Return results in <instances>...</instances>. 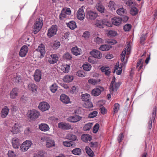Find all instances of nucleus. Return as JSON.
Masks as SVG:
<instances>
[{
  "mask_svg": "<svg viewBox=\"0 0 157 157\" xmlns=\"http://www.w3.org/2000/svg\"><path fill=\"white\" fill-rule=\"evenodd\" d=\"M27 117L31 121H35L40 116V112L35 109L30 110L27 113Z\"/></svg>",
  "mask_w": 157,
  "mask_h": 157,
  "instance_id": "f257e3e1",
  "label": "nucleus"
},
{
  "mask_svg": "<svg viewBox=\"0 0 157 157\" xmlns=\"http://www.w3.org/2000/svg\"><path fill=\"white\" fill-rule=\"evenodd\" d=\"M157 107L155 106L154 107L152 112V117L149 118L147 123V128L150 130L152 127V121L153 123L155 119L156 115Z\"/></svg>",
  "mask_w": 157,
  "mask_h": 157,
  "instance_id": "f03ea898",
  "label": "nucleus"
},
{
  "mask_svg": "<svg viewBox=\"0 0 157 157\" xmlns=\"http://www.w3.org/2000/svg\"><path fill=\"white\" fill-rule=\"evenodd\" d=\"M43 25V20L42 18H39L36 20V21L33 25V32L35 33H38L41 29Z\"/></svg>",
  "mask_w": 157,
  "mask_h": 157,
  "instance_id": "7ed1b4c3",
  "label": "nucleus"
},
{
  "mask_svg": "<svg viewBox=\"0 0 157 157\" xmlns=\"http://www.w3.org/2000/svg\"><path fill=\"white\" fill-rule=\"evenodd\" d=\"M58 30V26L56 25H52L48 30L47 36L50 38L54 36L56 34Z\"/></svg>",
  "mask_w": 157,
  "mask_h": 157,
  "instance_id": "20e7f679",
  "label": "nucleus"
},
{
  "mask_svg": "<svg viewBox=\"0 0 157 157\" xmlns=\"http://www.w3.org/2000/svg\"><path fill=\"white\" fill-rule=\"evenodd\" d=\"M41 140L46 142V146L48 148H50L55 146L54 140H52L50 137L44 136L41 138Z\"/></svg>",
  "mask_w": 157,
  "mask_h": 157,
  "instance_id": "39448f33",
  "label": "nucleus"
},
{
  "mask_svg": "<svg viewBox=\"0 0 157 157\" xmlns=\"http://www.w3.org/2000/svg\"><path fill=\"white\" fill-rule=\"evenodd\" d=\"M32 143L29 140L25 141L20 146V149L22 152H25L29 148Z\"/></svg>",
  "mask_w": 157,
  "mask_h": 157,
  "instance_id": "423d86ee",
  "label": "nucleus"
},
{
  "mask_svg": "<svg viewBox=\"0 0 157 157\" xmlns=\"http://www.w3.org/2000/svg\"><path fill=\"white\" fill-rule=\"evenodd\" d=\"M50 108L48 103L45 101L40 102L38 105L39 109L42 112L48 110Z\"/></svg>",
  "mask_w": 157,
  "mask_h": 157,
  "instance_id": "0eeeda50",
  "label": "nucleus"
},
{
  "mask_svg": "<svg viewBox=\"0 0 157 157\" xmlns=\"http://www.w3.org/2000/svg\"><path fill=\"white\" fill-rule=\"evenodd\" d=\"M36 50L40 53V56L39 57L40 58H41L44 56L45 53V46L43 44H40Z\"/></svg>",
  "mask_w": 157,
  "mask_h": 157,
  "instance_id": "6e6552de",
  "label": "nucleus"
},
{
  "mask_svg": "<svg viewBox=\"0 0 157 157\" xmlns=\"http://www.w3.org/2000/svg\"><path fill=\"white\" fill-rule=\"evenodd\" d=\"M58 127L61 129L66 130L71 129V125L68 123L61 122L58 124Z\"/></svg>",
  "mask_w": 157,
  "mask_h": 157,
  "instance_id": "1a4fd4ad",
  "label": "nucleus"
},
{
  "mask_svg": "<svg viewBox=\"0 0 157 157\" xmlns=\"http://www.w3.org/2000/svg\"><path fill=\"white\" fill-rule=\"evenodd\" d=\"M98 16L97 13L92 11H88L86 14V17L89 20H95Z\"/></svg>",
  "mask_w": 157,
  "mask_h": 157,
  "instance_id": "9d476101",
  "label": "nucleus"
},
{
  "mask_svg": "<svg viewBox=\"0 0 157 157\" xmlns=\"http://www.w3.org/2000/svg\"><path fill=\"white\" fill-rule=\"evenodd\" d=\"M41 72L40 70L36 69L33 75L34 80L37 82H40L41 79Z\"/></svg>",
  "mask_w": 157,
  "mask_h": 157,
  "instance_id": "9b49d317",
  "label": "nucleus"
},
{
  "mask_svg": "<svg viewBox=\"0 0 157 157\" xmlns=\"http://www.w3.org/2000/svg\"><path fill=\"white\" fill-rule=\"evenodd\" d=\"M90 54L92 56L97 59H100L102 57V54L101 52L97 50L94 49L90 52Z\"/></svg>",
  "mask_w": 157,
  "mask_h": 157,
  "instance_id": "f8f14e48",
  "label": "nucleus"
},
{
  "mask_svg": "<svg viewBox=\"0 0 157 157\" xmlns=\"http://www.w3.org/2000/svg\"><path fill=\"white\" fill-rule=\"evenodd\" d=\"M102 90H104V88L102 87L99 86L98 87L94 89L91 91V94L94 96H97L101 94Z\"/></svg>",
  "mask_w": 157,
  "mask_h": 157,
  "instance_id": "ddd939ff",
  "label": "nucleus"
},
{
  "mask_svg": "<svg viewBox=\"0 0 157 157\" xmlns=\"http://www.w3.org/2000/svg\"><path fill=\"white\" fill-rule=\"evenodd\" d=\"M121 84V83L120 82L111 83L109 87L110 92H112L116 91Z\"/></svg>",
  "mask_w": 157,
  "mask_h": 157,
  "instance_id": "4468645a",
  "label": "nucleus"
},
{
  "mask_svg": "<svg viewBox=\"0 0 157 157\" xmlns=\"http://www.w3.org/2000/svg\"><path fill=\"white\" fill-rule=\"evenodd\" d=\"M50 57H51L48 59V62L51 64H54L56 63L59 59L58 56L56 54H52Z\"/></svg>",
  "mask_w": 157,
  "mask_h": 157,
  "instance_id": "2eb2a0df",
  "label": "nucleus"
},
{
  "mask_svg": "<svg viewBox=\"0 0 157 157\" xmlns=\"http://www.w3.org/2000/svg\"><path fill=\"white\" fill-rule=\"evenodd\" d=\"M85 16V13L82 7L80 8L77 12V18L80 20H83Z\"/></svg>",
  "mask_w": 157,
  "mask_h": 157,
  "instance_id": "dca6fc26",
  "label": "nucleus"
},
{
  "mask_svg": "<svg viewBox=\"0 0 157 157\" xmlns=\"http://www.w3.org/2000/svg\"><path fill=\"white\" fill-rule=\"evenodd\" d=\"M82 117L77 115L71 116L67 119V121L71 122H76L81 120Z\"/></svg>",
  "mask_w": 157,
  "mask_h": 157,
  "instance_id": "f3484780",
  "label": "nucleus"
},
{
  "mask_svg": "<svg viewBox=\"0 0 157 157\" xmlns=\"http://www.w3.org/2000/svg\"><path fill=\"white\" fill-rule=\"evenodd\" d=\"M111 21L113 24L117 26L120 25L121 23V18L118 17H114L112 18Z\"/></svg>",
  "mask_w": 157,
  "mask_h": 157,
  "instance_id": "a211bd4d",
  "label": "nucleus"
},
{
  "mask_svg": "<svg viewBox=\"0 0 157 157\" xmlns=\"http://www.w3.org/2000/svg\"><path fill=\"white\" fill-rule=\"evenodd\" d=\"M28 48L26 45H23L20 49V57L25 56L28 52Z\"/></svg>",
  "mask_w": 157,
  "mask_h": 157,
  "instance_id": "6ab92c4d",
  "label": "nucleus"
},
{
  "mask_svg": "<svg viewBox=\"0 0 157 157\" xmlns=\"http://www.w3.org/2000/svg\"><path fill=\"white\" fill-rule=\"evenodd\" d=\"M72 53L74 55L77 56L81 55V49L75 46L73 47L71 49Z\"/></svg>",
  "mask_w": 157,
  "mask_h": 157,
  "instance_id": "aec40b11",
  "label": "nucleus"
},
{
  "mask_svg": "<svg viewBox=\"0 0 157 157\" xmlns=\"http://www.w3.org/2000/svg\"><path fill=\"white\" fill-rule=\"evenodd\" d=\"M9 111V109L8 107L7 106H5L1 111V114L2 117H6L8 115Z\"/></svg>",
  "mask_w": 157,
  "mask_h": 157,
  "instance_id": "412c9836",
  "label": "nucleus"
},
{
  "mask_svg": "<svg viewBox=\"0 0 157 157\" xmlns=\"http://www.w3.org/2000/svg\"><path fill=\"white\" fill-rule=\"evenodd\" d=\"M127 50L126 48H124L123 50L122 53L121 54V61L123 62L124 64H126L127 62V59H126L125 60V58L126 54H127V55L128 54V50H127Z\"/></svg>",
  "mask_w": 157,
  "mask_h": 157,
  "instance_id": "4be33fe9",
  "label": "nucleus"
},
{
  "mask_svg": "<svg viewBox=\"0 0 157 157\" xmlns=\"http://www.w3.org/2000/svg\"><path fill=\"white\" fill-rule=\"evenodd\" d=\"M60 99L62 102L66 104H68L70 102L69 97L64 94L61 95Z\"/></svg>",
  "mask_w": 157,
  "mask_h": 157,
  "instance_id": "5701e85b",
  "label": "nucleus"
},
{
  "mask_svg": "<svg viewBox=\"0 0 157 157\" xmlns=\"http://www.w3.org/2000/svg\"><path fill=\"white\" fill-rule=\"evenodd\" d=\"M19 93V89L14 88L10 92V98L12 99L15 98L18 95Z\"/></svg>",
  "mask_w": 157,
  "mask_h": 157,
  "instance_id": "b1692460",
  "label": "nucleus"
},
{
  "mask_svg": "<svg viewBox=\"0 0 157 157\" xmlns=\"http://www.w3.org/2000/svg\"><path fill=\"white\" fill-rule=\"evenodd\" d=\"M67 26L70 29L73 30L77 27V25L75 22L73 21H70L68 23H66Z\"/></svg>",
  "mask_w": 157,
  "mask_h": 157,
  "instance_id": "393cba45",
  "label": "nucleus"
},
{
  "mask_svg": "<svg viewBox=\"0 0 157 157\" xmlns=\"http://www.w3.org/2000/svg\"><path fill=\"white\" fill-rule=\"evenodd\" d=\"M39 128L41 131L46 132L49 129V126L46 124L41 123L39 125Z\"/></svg>",
  "mask_w": 157,
  "mask_h": 157,
  "instance_id": "a878e982",
  "label": "nucleus"
},
{
  "mask_svg": "<svg viewBox=\"0 0 157 157\" xmlns=\"http://www.w3.org/2000/svg\"><path fill=\"white\" fill-rule=\"evenodd\" d=\"M92 139L91 136L89 134H83L81 136L82 140L85 142H87L88 141H90Z\"/></svg>",
  "mask_w": 157,
  "mask_h": 157,
  "instance_id": "bb28decb",
  "label": "nucleus"
},
{
  "mask_svg": "<svg viewBox=\"0 0 157 157\" xmlns=\"http://www.w3.org/2000/svg\"><path fill=\"white\" fill-rule=\"evenodd\" d=\"M101 69L102 72L104 73L105 75L108 76H109L111 72V69L109 67H102Z\"/></svg>",
  "mask_w": 157,
  "mask_h": 157,
  "instance_id": "cd10ccee",
  "label": "nucleus"
},
{
  "mask_svg": "<svg viewBox=\"0 0 157 157\" xmlns=\"http://www.w3.org/2000/svg\"><path fill=\"white\" fill-rule=\"evenodd\" d=\"M28 87L29 90L32 92L37 91V86L36 85L33 83H30L28 86Z\"/></svg>",
  "mask_w": 157,
  "mask_h": 157,
  "instance_id": "c85d7f7f",
  "label": "nucleus"
},
{
  "mask_svg": "<svg viewBox=\"0 0 157 157\" xmlns=\"http://www.w3.org/2000/svg\"><path fill=\"white\" fill-rule=\"evenodd\" d=\"M117 5L115 2L112 1L109 2L108 5V7L112 11H115L116 10Z\"/></svg>",
  "mask_w": 157,
  "mask_h": 157,
  "instance_id": "c756f323",
  "label": "nucleus"
},
{
  "mask_svg": "<svg viewBox=\"0 0 157 157\" xmlns=\"http://www.w3.org/2000/svg\"><path fill=\"white\" fill-rule=\"evenodd\" d=\"M60 45V42L58 40H56L51 43L50 46L54 49H56L59 47Z\"/></svg>",
  "mask_w": 157,
  "mask_h": 157,
  "instance_id": "7c9ffc66",
  "label": "nucleus"
},
{
  "mask_svg": "<svg viewBox=\"0 0 157 157\" xmlns=\"http://www.w3.org/2000/svg\"><path fill=\"white\" fill-rule=\"evenodd\" d=\"M12 144L14 148H18L19 146V140L17 138L13 139L12 141Z\"/></svg>",
  "mask_w": 157,
  "mask_h": 157,
  "instance_id": "2f4dec72",
  "label": "nucleus"
},
{
  "mask_svg": "<svg viewBox=\"0 0 157 157\" xmlns=\"http://www.w3.org/2000/svg\"><path fill=\"white\" fill-rule=\"evenodd\" d=\"M70 69V66L69 65H63L61 67V70L64 73H68Z\"/></svg>",
  "mask_w": 157,
  "mask_h": 157,
  "instance_id": "473e14b6",
  "label": "nucleus"
},
{
  "mask_svg": "<svg viewBox=\"0 0 157 157\" xmlns=\"http://www.w3.org/2000/svg\"><path fill=\"white\" fill-rule=\"evenodd\" d=\"M73 79V77L70 75H66L63 78L64 82H71Z\"/></svg>",
  "mask_w": 157,
  "mask_h": 157,
  "instance_id": "72a5a7b5",
  "label": "nucleus"
},
{
  "mask_svg": "<svg viewBox=\"0 0 157 157\" xmlns=\"http://www.w3.org/2000/svg\"><path fill=\"white\" fill-rule=\"evenodd\" d=\"M74 144L75 143L70 141H63V144L64 146L69 147H73L75 145L73 144Z\"/></svg>",
  "mask_w": 157,
  "mask_h": 157,
  "instance_id": "f704fd0d",
  "label": "nucleus"
},
{
  "mask_svg": "<svg viewBox=\"0 0 157 157\" xmlns=\"http://www.w3.org/2000/svg\"><path fill=\"white\" fill-rule=\"evenodd\" d=\"M85 149L86 153L89 156L92 157L94 156V152L89 146H86V147Z\"/></svg>",
  "mask_w": 157,
  "mask_h": 157,
  "instance_id": "c9c22d12",
  "label": "nucleus"
},
{
  "mask_svg": "<svg viewBox=\"0 0 157 157\" xmlns=\"http://www.w3.org/2000/svg\"><path fill=\"white\" fill-rule=\"evenodd\" d=\"M20 131V126L19 124H15L13 127L12 128V132L14 134L17 133Z\"/></svg>",
  "mask_w": 157,
  "mask_h": 157,
  "instance_id": "e433bc0d",
  "label": "nucleus"
},
{
  "mask_svg": "<svg viewBox=\"0 0 157 157\" xmlns=\"http://www.w3.org/2000/svg\"><path fill=\"white\" fill-rule=\"evenodd\" d=\"M111 47L107 44L102 45L99 48V49L102 51H106L109 50Z\"/></svg>",
  "mask_w": 157,
  "mask_h": 157,
  "instance_id": "4c0bfd02",
  "label": "nucleus"
},
{
  "mask_svg": "<svg viewBox=\"0 0 157 157\" xmlns=\"http://www.w3.org/2000/svg\"><path fill=\"white\" fill-rule=\"evenodd\" d=\"M81 99L82 101L84 102L88 101L90 99V95L87 94H82Z\"/></svg>",
  "mask_w": 157,
  "mask_h": 157,
  "instance_id": "58836bf2",
  "label": "nucleus"
},
{
  "mask_svg": "<svg viewBox=\"0 0 157 157\" xmlns=\"http://www.w3.org/2000/svg\"><path fill=\"white\" fill-rule=\"evenodd\" d=\"M138 10L137 8L135 7L131 8L130 11V13L132 16L136 15L138 13Z\"/></svg>",
  "mask_w": 157,
  "mask_h": 157,
  "instance_id": "ea45409f",
  "label": "nucleus"
},
{
  "mask_svg": "<svg viewBox=\"0 0 157 157\" xmlns=\"http://www.w3.org/2000/svg\"><path fill=\"white\" fill-rule=\"evenodd\" d=\"M71 152L75 155H79L81 153V150L78 148H76L73 149Z\"/></svg>",
  "mask_w": 157,
  "mask_h": 157,
  "instance_id": "a19ab883",
  "label": "nucleus"
},
{
  "mask_svg": "<svg viewBox=\"0 0 157 157\" xmlns=\"http://www.w3.org/2000/svg\"><path fill=\"white\" fill-rule=\"evenodd\" d=\"M84 106L86 108H90L93 107V105L90 100L85 102Z\"/></svg>",
  "mask_w": 157,
  "mask_h": 157,
  "instance_id": "79ce46f5",
  "label": "nucleus"
},
{
  "mask_svg": "<svg viewBox=\"0 0 157 157\" xmlns=\"http://www.w3.org/2000/svg\"><path fill=\"white\" fill-rule=\"evenodd\" d=\"M98 143L97 142H91L89 144L90 147L93 150L96 149L98 146Z\"/></svg>",
  "mask_w": 157,
  "mask_h": 157,
  "instance_id": "37998d69",
  "label": "nucleus"
},
{
  "mask_svg": "<svg viewBox=\"0 0 157 157\" xmlns=\"http://www.w3.org/2000/svg\"><path fill=\"white\" fill-rule=\"evenodd\" d=\"M67 139L73 141H75L77 139V137L75 135L72 134H69L67 136Z\"/></svg>",
  "mask_w": 157,
  "mask_h": 157,
  "instance_id": "c03bdc74",
  "label": "nucleus"
},
{
  "mask_svg": "<svg viewBox=\"0 0 157 157\" xmlns=\"http://www.w3.org/2000/svg\"><path fill=\"white\" fill-rule=\"evenodd\" d=\"M66 16L67 14L65 12V9H63L59 15V19L60 20H63L64 18L66 17Z\"/></svg>",
  "mask_w": 157,
  "mask_h": 157,
  "instance_id": "a18cd8bd",
  "label": "nucleus"
},
{
  "mask_svg": "<svg viewBox=\"0 0 157 157\" xmlns=\"http://www.w3.org/2000/svg\"><path fill=\"white\" fill-rule=\"evenodd\" d=\"M120 105L118 103H115L113 108V114L116 113L120 109Z\"/></svg>",
  "mask_w": 157,
  "mask_h": 157,
  "instance_id": "49530a36",
  "label": "nucleus"
},
{
  "mask_svg": "<svg viewBox=\"0 0 157 157\" xmlns=\"http://www.w3.org/2000/svg\"><path fill=\"white\" fill-rule=\"evenodd\" d=\"M126 10L123 7L118 9L116 11L117 13L120 15H122L125 13Z\"/></svg>",
  "mask_w": 157,
  "mask_h": 157,
  "instance_id": "de8ad7c7",
  "label": "nucleus"
},
{
  "mask_svg": "<svg viewBox=\"0 0 157 157\" xmlns=\"http://www.w3.org/2000/svg\"><path fill=\"white\" fill-rule=\"evenodd\" d=\"M57 87L56 84L54 83L50 87V90L52 92L55 93L57 90Z\"/></svg>",
  "mask_w": 157,
  "mask_h": 157,
  "instance_id": "09e8293b",
  "label": "nucleus"
},
{
  "mask_svg": "<svg viewBox=\"0 0 157 157\" xmlns=\"http://www.w3.org/2000/svg\"><path fill=\"white\" fill-rule=\"evenodd\" d=\"M82 67L84 70L88 71L91 69V66L90 64L86 63L83 65Z\"/></svg>",
  "mask_w": 157,
  "mask_h": 157,
  "instance_id": "8fccbe9b",
  "label": "nucleus"
},
{
  "mask_svg": "<svg viewBox=\"0 0 157 157\" xmlns=\"http://www.w3.org/2000/svg\"><path fill=\"white\" fill-rule=\"evenodd\" d=\"M63 58L66 60H70L71 59L72 57L69 53L67 52L63 55Z\"/></svg>",
  "mask_w": 157,
  "mask_h": 157,
  "instance_id": "3c124183",
  "label": "nucleus"
},
{
  "mask_svg": "<svg viewBox=\"0 0 157 157\" xmlns=\"http://www.w3.org/2000/svg\"><path fill=\"white\" fill-rule=\"evenodd\" d=\"M92 125V123H88L86 124L83 127V130L85 131L89 130Z\"/></svg>",
  "mask_w": 157,
  "mask_h": 157,
  "instance_id": "603ef678",
  "label": "nucleus"
},
{
  "mask_svg": "<svg viewBox=\"0 0 157 157\" xmlns=\"http://www.w3.org/2000/svg\"><path fill=\"white\" fill-rule=\"evenodd\" d=\"M97 9V10L101 13H103L104 12L105 8L104 6L98 4L96 6Z\"/></svg>",
  "mask_w": 157,
  "mask_h": 157,
  "instance_id": "864d4df0",
  "label": "nucleus"
},
{
  "mask_svg": "<svg viewBox=\"0 0 157 157\" xmlns=\"http://www.w3.org/2000/svg\"><path fill=\"white\" fill-rule=\"evenodd\" d=\"M132 25L130 24H127L125 25L123 27L124 30L125 31H129L131 28Z\"/></svg>",
  "mask_w": 157,
  "mask_h": 157,
  "instance_id": "5fc2aeb1",
  "label": "nucleus"
},
{
  "mask_svg": "<svg viewBox=\"0 0 157 157\" xmlns=\"http://www.w3.org/2000/svg\"><path fill=\"white\" fill-rule=\"evenodd\" d=\"M76 75L79 77H83L86 75V74L83 70H79L77 72Z\"/></svg>",
  "mask_w": 157,
  "mask_h": 157,
  "instance_id": "6e6d98bb",
  "label": "nucleus"
},
{
  "mask_svg": "<svg viewBox=\"0 0 157 157\" xmlns=\"http://www.w3.org/2000/svg\"><path fill=\"white\" fill-rule=\"evenodd\" d=\"M94 41L97 44H100L103 43L104 40L99 37H96L94 38Z\"/></svg>",
  "mask_w": 157,
  "mask_h": 157,
  "instance_id": "4d7b16f0",
  "label": "nucleus"
},
{
  "mask_svg": "<svg viewBox=\"0 0 157 157\" xmlns=\"http://www.w3.org/2000/svg\"><path fill=\"white\" fill-rule=\"evenodd\" d=\"M99 128V124L97 123L95 124L94 126V127L93 129V132L94 133H96Z\"/></svg>",
  "mask_w": 157,
  "mask_h": 157,
  "instance_id": "13d9d810",
  "label": "nucleus"
},
{
  "mask_svg": "<svg viewBox=\"0 0 157 157\" xmlns=\"http://www.w3.org/2000/svg\"><path fill=\"white\" fill-rule=\"evenodd\" d=\"M124 138V136L122 133H121L117 138V140L118 142L120 143L122 141Z\"/></svg>",
  "mask_w": 157,
  "mask_h": 157,
  "instance_id": "bf43d9fd",
  "label": "nucleus"
},
{
  "mask_svg": "<svg viewBox=\"0 0 157 157\" xmlns=\"http://www.w3.org/2000/svg\"><path fill=\"white\" fill-rule=\"evenodd\" d=\"M102 22L103 25L107 26L108 27H110L111 26V24L110 22L106 19H103L102 20Z\"/></svg>",
  "mask_w": 157,
  "mask_h": 157,
  "instance_id": "052dcab7",
  "label": "nucleus"
},
{
  "mask_svg": "<svg viewBox=\"0 0 157 157\" xmlns=\"http://www.w3.org/2000/svg\"><path fill=\"white\" fill-rule=\"evenodd\" d=\"M147 36L146 35H142L140 37V43L142 45H143L144 44V41L146 39Z\"/></svg>",
  "mask_w": 157,
  "mask_h": 157,
  "instance_id": "680f3d73",
  "label": "nucleus"
},
{
  "mask_svg": "<svg viewBox=\"0 0 157 157\" xmlns=\"http://www.w3.org/2000/svg\"><path fill=\"white\" fill-rule=\"evenodd\" d=\"M97 114V112L96 111H94L89 114L88 117L89 118H94L96 116Z\"/></svg>",
  "mask_w": 157,
  "mask_h": 157,
  "instance_id": "e2e57ef3",
  "label": "nucleus"
},
{
  "mask_svg": "<svg viewBox=\"0 0 157 157\" xmlns=\"http://www.w3.org/2000/svg\"><path fill=\"white\" fill-rule=\"evenodd\" d=\"M34 157H44V152L39 151L37 154L34 155Z\"/></svg>",
  "mask_w": 157,
  "mask_h": 157,
  "instance_id": "0e129e2a",
  "label": "nucleus"
},
{
  "mask_svg": "<svg viewBox=\"0 0 157 157\" xmlns=\"http://www.w3.org/2000/svg\"><path fill=\"white\" fill-rule=\"evenodd\" d=\"M95 25L97 27L100 28H104L103 26V25L102 24V20H98L96 21Z\"/></svg>",
  "mask_w": 157,
  "mask_h": 157,
  "instance_id": "69168bd1",
  "label": "nucleus"
},
{
  "mask_svg": "<svg viewBox=\"0 0 157 157\" xmlns=\"http://www.w3.org/2000/svg\"><path fill=\"white\" fill-rule=\"evenodd\" d=\"M8 157H17V155H16L14 152L11 150H9L8 151Z\"/></svg>",
  "mask_w": 157,
  "mask_h": 157,
  "instance_id": "338daca9",
  "label": "nucleus"
},
{
  "mask_svg": "<svg viewBox=\"0 0 157 157\" xmlns=\"http://www.w3.org/2000/svg\"><path fill=\"white\" fill-rule=\"evenodd\" d=\"M117 33L115 31L113 30H110L108 33V36H115L117 35Z\"/></svg>",
  "mask_w": 157,
  "mask_h": 157,
  "instance_id": "774afa93",
  "label": "nucleus"
}]
</instances>
